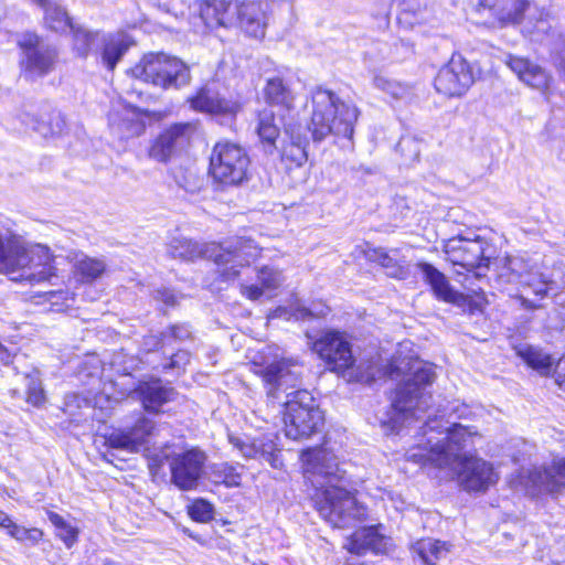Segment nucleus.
<instances>
[{
  "mask_svg": "<svg viewBox=\"0 0 565 565\" xmlns=\"http://www.w3.org/2000/svg\"><path fill=\"white\" fill-rule=\"evenodd\" d=\"M418 428V441L406 452L408 460L454 469L459 484L467 491L483 492L498 482L499 475L492 463L461 454L473 445L477 430L449 419L445 420L444 415L429 416Z\"/></svg>",
  "mask_w": 565,
  "mask_h": 565,
  "instance_id": "obj_1",
  "label": "nucleus"
},
{
  "mask_svg": "<svg viewBox=\"0 0 565 565\" xmlns=\"http://www.w3.org/2000/svg\"><path fill=\"white\" fill-rule=\"evenodd\" d=\"M301 459L305 478L315 489V507L327 522L333 527H348L364 519L366 509L342 486L344 471L339 468L332 451L326 448L308 449L302 452Z\"/></svg>",
  "mask_w": 565,
  "mask_h": 565,
  "instance_id": "obj_2",
  "label": "nucleus"
},
{
  "mask_svg": "<svg viewBox=\"0 0 565 565\" xmlns=\"http://www.w3.org/2000/svg\"><path fill=\"white\" fill-rule=\"evenodd\" d=\"M303 366L294 359L273 362L263 371L268 385L267 394L285 405L284 423L286 436L298 440L308 438L323 424V415L307 390H299Z\"/></svg>",
  "mask_w": 565,
  "mask_h": 565,
  "instance_id": "obj_3",
  "label": "nucleus"
},
{
  "mask_svg": "<svg viewBox=\"0 0 565 565\" xmlns=\"http://www.w3.org/2000/svg\"><path fill=\"white\" fill-rule=\"evenodd\" d=\"M403 364L404 361L395 367L402 371L407 366V377L397 385L390 411L380 418L386 434H398L418 423L419 414L427 411L431 398L427 388L436 379L435 366L418 359Z\"/></svg>",
  "mask_w": 565,
  "mask_h": 565,
  "instance_id": "obj_4",
  "label": "nucleus"
},
{
  "mask_svg": "<svg viewBox=\"0 0 565 565\" xmlns=\"http://www.w3.org/2000/svg\"><path fill=\"white\" fill-rule=\"evenodd\" d=\"M0 274L31 285L47 281L56 276L55 256L45 245L28 247L10 236L0 257Z\"/></svg>",
  "mask_w": 565,
  "mask_h": 565,
  "instance_id": "obj_5",
  "label": "nucleus"
},
{
  "mask_svg": "<svg viewBox=\"0 0 565 565\" xmlns=\"http://www.w3.org/2000/svg\"><path fill=\"white\" fill-rule=\"evenodd\" d=\"M311 118L308 129L316 142L328 136L351 138L359 117V109L341 100L333 92L317 88L311 95Z\"/></svg>",
  "mask_w": 565,
  "mask_h": 565,
  "instance_id": "obj_6",
  "label": "nucleus"
},
{
  "mask_svg": "<svg viewBox=\"0 0 565 565\" xmlns=\"http://www.w3.org/2000/svg\"><path fill=\"white\" fill-rule=\"evenodd\" d=\"M480 22L489 28H503L525 22L529 32L545 33L550 30V13L529 0H478Z\"/></svg>",
  "mask_w": 565,
  "mask_h": 565,
  "instance_id": "obj_7",
  "label": "nucleus"
},
{
  "mask_svg": "<svg viewBox=\"0 0 565 565\" xmlns=\"http://www.w3.org/2000/svg\"><path fill=\"white\" fill-rule=\"evenodd\" d=\"M126 73L135 81L162 90L178 89L190 81L188 65L179 57L163 52L143 54Z\"/></svg>",
  "mask_w": 565,
  "mask_h": 565,
  "instance_id": "obj_8",
  "label": "nucleus"
},
{
  "mask_svg": "<svg viewBox=\"0 0 565 565\" xmlns=\"http://www.w3.org/2000/svg\"><path fill=\"white\" fill-rule=\"evenodd\" d=\"M15 46L20 53L19 74L25 81L50 75L60 63L57 47L44 44V38L35 30H25L18 34Z\"/></svg>",
  "mask_w": 565,
  "mask_h": 565,
  "instance_id": "obj_9",
  "label": "nucleus"
},
{
  "mask_svg": "<svg viewBox=\"0 0 565 565\" xmlns=\"http://www.w3.org/2000/svg\"><path fill=\"white\" fill-rule=\"evenodd\" d=\"M196 134V121L172 122L150 140L147 156L156 162L167 164L189 151Z\"/></svg>",
  "mask_w": 565,
  "mask_h": 565,
  "instance_id": "obj_10",
  "label": "nucleus"
},
{
  "mask_svg": "<svg viewBox=\"0 0 565 565\" xmlns=\"http://www.w3.org/2000/svg\"><path fill=\"white\" fill-rule=\"evenodd\" d=\"M510 486L531 497L557 495L565 490V458H555L540 468L521 469L511 477Z\"/></svg>",
  "mask_w": 565,
  "mask_h": 565,
  "instance_id": "obj_11",
  "label": "nucleus"
},
{
  "mask_svg": "<svg viewBox=\"0 0 565 565\" xmlns=\"http://www.w3.org/2000/svg\"><path fill=\"white\" fill-rule=\"evenodd\" d=\"M247 153L232 142H217L210 157V174L223 186L239 184L246 177Z\"/></svg>",
  "mask_w": 565,
  "mask_h": 565,
  "instance_id": "obj_12",
  "label": "nucleus"
},
{
  "mask_svg": "<svg viewBox=\"0 0 565 565\" xmlns=\"http://www.w3.org/2000/svg\"><path fill=\"white\" fill-rule=\"evenodd\" d=\"M168 116V110H151L135 105H127L125 110H109L107 124L113 132L121 139L128 140L145 135L149 122H160Z\"/></svg>",
  "mask_w": 565,
  "mask_h": 565,
  "instance_id": "obj_13",
  "label": "nucleus"
},
{
  "mask_svg": "<svg viewBox=\"0 0 565 565\" xmlns=\"http://www.w3.org/2000/svg\"><path fill=\"white\" fill-rule=\"evenodd\" d=\"M171 482L182 491L194 490L203 475L206 455L199 447H189L166 456Z\"/></svg>",
  "mask_w": 565,
  "mask_h": 565,
  "instance_id": "obj_14",
  "label": "nucleus"
},
{
  "mask_svg": "<svg viewBox=\"0 0 565 565\" xmlns=\"http://www.w3.org/2000/svg\"><path fill=\"white\" fill-rule=\"evenodd\" d=\"M308 345L335 371L350 369L355 362L351 343L344 333L328 331L308 341Z\"/></svg>",
  "mask_w": 565,
  "mask_h": 565,
  "instance_id": "obj_15",
  "label": "nucleus"
},
{
  "mask_svg": "<svg viewBox=\"0 0 565 565\" xmlns=\"http://www.w3.org/2000/svg\"><path fill=\"white\" fill-rule=\"evenodd\" d=\"M190 108L196 113L233 119L242 111L243 103L234 97H224L216 89L202 85L186 98Z\"/></svg>",
  "mask_w": 565,
  "mask_h": 565,
  "instance_id": "obj_16",
  "label": "nucleus"
},
{
  "mask_svg": "<svg viewBox=\"0 0 565 565\" xmlns=\"http://www.w3.org/2000/svg\"><path fill=\"white\" fill-rule=\"evenodd\" d=\"M475 78L470 65L460 55L452 56L447 65L438 72L435 88L448 96H461L472 85Z\"/></svg>",
  "mask_w": 565,
  "mask_h": 565,
  "instance_id": "obj_17",
  "label": "nucleus"
},
{
  "mask_svg": "<svg viewBox=\"0 0 565 565\" xmlns=\"http://www.w3.org/2000/svg\"><path fill=\"white\" fill-rule=\"evenodd\" d=\"M450 259L467 270H473L476 278L484 277L490 258L486 256L484 242L480 239H454L449 244Z\"/></svg>",
  "mask_w": 565,
  "mask_h": 565,
  "instance_id": "obj_18",
  "label": "nucleus"
},
{
  "mask_svg": "<svg viewBox=\"0 0 565 565\" xmlns=\"http://www.w3.org/2000/svg\"><path fill=\"white\" fill-rule=\"evenodd\" d=\"M134 393L142 409L151 415L163 414V406L172 402L177 395L172 386L164 385L163 381L157 376L138 381Z\"/></svg>",
  "mask_w": 565,
  "mask_h": 565,
  "instance_id": "obj_19",
  "label": "nucleus"
},
{
  "mask_svg": "<svg viewBox=\"0 0 565 565\" xmlns=\"http://www.w3.org/2000/svg\"><path fill=\"white\" fill-rule=\"evenodd\" d=\"M344 547L352 554L361 555L366 552L387 554L392 547V540L380 533V526H369L356 530L348 537Z\"/></svg>",
  "mask_w": 565,
  "mask_h": 565,
  "instance_id": "obj_20",
  "label": "nucleus"
},
{
  "mask_svg": "<svg viewBox=\"0 0 565 565\" xmlns=\"http://www.w3.org/2000/svg\"><path fill=\"white\" fill-rule=\"evenodd\" d=\"M507 65L524 84L547 95L551 76L543 67L529 58L514 55L508 56Z\"/></svg>",
  "mask_w": 565,
  "mask_h": 565,
  "instance_id": "obj_21",
  "label": "nucleus"
},
{
  "mask_svg": "<svg viewBox=\"0 0 565 565\" xmlns=\"http://www.w3.org/2000/svg\"><path fill=\"white\" fill-rule=\"evenodd\" d=\"M233 0H198L195 17L207 30L226 25L232 18Z\"/></svg>",
  "mask_w": 565,
  "mask_h": 565,
  "instance_id": "obj_22",
  "label": "nucleus"
},
{
  "mask_svg": "<svg viewBox=\"0 0 565 565\" xmlns=\"http://www.w3.org/2000/svg\"><path fill=\"white\" fill-rule=\"evenodd\" d=\"M273 62H264L265 86L262 89L264 100L269 105L281 106L289 109L295 100V95L289 85L280 76L269 75Z\"/></svg>",
  "mask_w": 565,
  "mask_h": 565,
  "instance_id": "obj_23",
  "label": "nucleus"
},
{
  "mask_svg": "<svg viewBox=\"0 0 565 565\" xmlns=\"http://www.w3.org/2000/svg\"><path fill=\"white\" fill-rule=\"evenodd\" d=\"M209 249L221 281L234 280L239 276L244 267V258L236 249L223 248L215 244Z\"/></svg>",
  "mask_w": 565,
  "mask_h": 565,
  "instance_id": "obj_24",
  "label": "nucleus"
},
{
  "mask_svg": "<svg viewBox=\"0 0 565 565\" xmlns=\"http://www.w3.org/2000/svg\"><path fill=\"white\" fill-rule=\"evenodd\" d=\"M106 273L107 265L103 259L83 254L73 263L71 278L77 286H89L100 280Z\"/></svg>",
  "mask_w": 565,
  "mask_h": 565,
  "instance_id": "obj_25",
  "label": "nucleus"
},
{
  "mask_svg": "<svg viewBox=\"0 0 565 565\" xmlns=\"http://www.w3.org/2000/svg\"><path fill=\"white\" fill-rule=\"evenodd\" d=\"M132 44L134 41L126 34L107 35L99 51L102 64L113 72Z\"/></svg>",
  "mask_w": 565,
  "mask_h": 565,
  "instance_id": "obj_26",
  "label": "nucleus"
},
{
  "mask_svg": "<svg viewBox=\"0 0 565 565\" xmlns=\"http://www.w3.org/2000/svg\"><path fill=\"white\" fill-rule=\"evenodd\" d=\"M417 267L438 299L447 302L458 301L459 294L450 287L448 279L441 271L428 263H418Z\"/></svg>",
  "mask_w": 565,
  "mask_h": 565,
  "instance_id": "obj_27",
  "label": "nucleus"
},
{
  "mask_svg": "<svg viewBox=\"0 0 565 565\" xmlns=\"http://www.w3.org/2000/svg\"><path fill=\"white\" fill-rule=\"evenodd\" d=\"M397 249H393L391 254L382 247H367L364 250L365 258L370 262L381 265L390 277L396 279H405L408 276L409 270L405 265V262H399L397 259Z\"/></svg>",
  "mask_w": 565,
  "mask_h": 565,
  "instance_id": "obj_28",
  "label": "nucleus"
},
{
  "mask_svg": "<svg viewBox=\"0 0 565 565\" xmlns=\"http://www.w3.org/2000/svg\"><path fill=\"white\" fill-rule=\"evenodd\" d=\"M30 122L33 130L43 138L58 137L63 135L66 129L64 116L55 109L33 116Z\"/></svg>",
  "mask_w": 565,
  "mask_h": 565,
  "instance_id": "obj_29",
  "label": "nucleus"
},
{
  "mask_svg": "<svg viewBox=\"0 0 565 565\" xmlns=\"http://www.w3.org/2000/svg\"><path fill=\"white\" fill-rule=\"evenodd\" d=\"M329 313V307L323 302H312L310 307H306L300 300L295 299L288 307H279L275 310L274 317L286 319L295 318L296 320H306L310 318H322Z\"/></svg>",
  "mask_w": 565,
  "mask_h": 565,
  "instance_id": "obj_30",
  "label": "nucleus"
},
{
  "mask_svg": "<svg viewBox=\"0 0 565 565\" xmlns=\"http://www.w3.org/2000/svg\"><path fill=\"white\" fill-rule=\"evenodd\" d=\"M282 282L281 273L275 268L264 266L257 273V284L249 286V299L256 300L262 297L270 298L273 291Z\"/></svg>",
  "mask_w": 565,
  "mask_h": 565,
  "instance_id": "obj_31",
  "label": "nucleus"
},
{
  "mask_svg": "<svg viewBox=\"0 0 565 565\" xmlns=\"http://www.w3.org/2000/svg\"><path fill=\"white\" fill-rule=\"evenodd\" d=\"M507 265L512 275L519 278L521 284L532 288L536 296L544 297L547 294L548 280L542 274L524 273L523 268L525 266L521 258H508Z\"/></svg>",
  "mask_w": 565,
  "mask_h": 565,
  "instance_id": "obj_32",
  "label": "nucleus"
},
{
  "mask_svg": "<svg viewBox=\"0 0 565 565\" xmlns=\"http://www.w3.org/2000/svg\"><path fill=\"white\" fill-rule=\"evenodd\" d=\"M242 465H232L230 462H216L210 468V478L214 484L225 486L226 488L238 487L242 483Z\"/></svg>",
  "mask_w": 565,
  "mask_h": 565,
  "instance_id": "obj_33",
  "label": "nucleus"
},
{
  "mask_svg": "<svg viewBox=\"0 0 565 565\" xmlns=\"http://www.w3.org/2000/svg\"><path fill=\"white\" fill-rule=\"evenodd\" d=\"M42 23L46 31L62 34L70 30L74 24V20L70 15L67 9L56 2L43 12Z\"/></svg>",
  "mask_w": 565,
  "mask_h": 565,
  "instance_id": "obj_34",
  "label": "nucleus"
},
{
  "mask_svg": "<svg viewBox=\"0 0 565 565\" xmlns=\"http://www.w3.org/2000/svg\"><path fill=\"white\" fill-rule=\"evenodd\" d=\"M257 134L265 152L271 153L276 148V139L279 136V128L275 124L274 114L271 111L264 110L259 114Z\"/></svg>",
  "mask_w": 565,
  "mask_h": 565,
  "instance_id": "obj_35",
  "label": "nucleus"
},
{
  "mask_svg": "<svg viewBox=\"0 0 565 565\" xmlns=\"http://www.w3.org/2000/svg\"><path fill=\"white\" fill-rule=\"evenodd\" d=\"M154 429V422L146 414L140 412L137 413L134 423L129 427L125 428L137 451L143 444H146L148 438L153 434Z\"/></svg>",
  "mask_w": 565,
  "mask_h": 565,
  "instance_id": "obj_36",
  "label": "nucleus"
},
{
  "mask_svg": "<svg viewBox=\"0 0 565 565\" xmlns=\"http://www.w3.org/2000/svg\"><path fill=\"white\" fill-rule=\"evenodd\" d=\"M416 550L425 565H435L438 559L447 556L449 545L439 540L427 539L419 541Z\"/></svg>",
  "mask_w": 565,
  "mask_h": 565,
  "instance_id": "obj_37",
  "label": "nucleus"
},
{
  "mask_svg": "<svg viewBox=\"0 0 565 565\" xmlns=\"http://www.w3.org/2000/svg\"><path fill=\"white\" fill-rule=\"evenodd\" d=\"M68 31L72 36L73 52L76 54V56L86 58L92 51L96 38L95 33L75 23L70 28Z\"/></svg>",
  "mask_w": 565,
  "mask_h": 565,
  "instance_id": "obj_38",
  "label": "nucleus"
},
{
  "mask_svg": "<svg viewBox=\"0 0 565 565\" xmlns=\"http://www.w3.org/2000/svg\"><path fill=\"white\" fill-rule=\"evenodd\" d=\"M46 515L56 529V536L65 544L66 547H73L78 541L79 530L65 521L62 515L54 511H47Z\"/></svg>",
  "mask_w": 565,
  "mask_h": 565,
  "instance_id": "obj_39",
  "label": "nucleus"
},
{
  "mask_svg": "<svg viewBox=\"0 0 565 565\" xmlns=\"http://www.w3.org/2000/svg\"><path fill=\"white\" fill-rule=\"evenodd\" d=\"M209 249H203L201 245L189 238L175 239L172 244L173 257L186 262H193L205 256Z\"/></svg>",
  "mask_w": 565,
  "mask_h": 565,
  "instance_id": "obj_40",
  "label": "nucleus"
},
{
  "mask_svg": "<svg viewBox=\"0 0 565 565\" xmlns=\"http://www.w3.org/2000/svg\"><path fill=\"white\" fill-rule=\"evenodd\" d=\"M516 353L527 365L541 372H548L552 366L550 355L531 345H520L516 348Z\"/></svg>",
  "mask_w": 565,
  "mask_h": 565,
  "instance_id": "obj_41",
  "label": "nucleus"
},
{
  "mask_svg": "<svg viewBox=\"0 0 565 565\" xmlns=\"http://www.w3.org/2000/svg\"><path fill=\"white\" fill-rule=\"evenodd\" d=\"M308 145L307 138L292 135L290 143L284 150V158L297 167L303 166L308 160Z\"/></svg>",
  "mask_w": 565,
  "mask_h": 565,
  "instance_id": "obj_42",
  "label": "nucleus"
},
{
  "mask_svg": "<svg viewBox=\"0 0 565 565\" xmlns=\"http://www.w3.org/2000/svg\"><path fill=\"white\" fill-rule=\"evenodd\" d=\"M186 513L196 523H209L214 518V507L206 499L195 498L186 505Z\"/></svg>",
  "mask_w": 565,
  "mask_h": 565,
  "instance_id": "obj_43",
  "label": "nucleus"
},
{
  "mask_svg": "<svg viewBox=\"0 0 565 565\" xmlns=\"http://www.w3.org/2000/svg\"><path fill=\"white\" fill-rule=\"evenodd\" d=\"M103 445L107 449H120L128 452H137L132 440L127 435L125 428H115L110 433L103 435Z\"/></svg>",
  "mask_w": 565,
  "mask_h": 565,
  "instance_id": "obj_44",
  "label": "nucleus"
},
{
  "mask_svg": "<svg viewBox=\"0 0 565 565\" xmlns=\"http://www.w3.org/2000/svg\"><path fill=\"white\" fill-rule=\"evenodd\" d=\"M173 339L175 341H186L192 339V334L185 324L172 323L169 324L166 331L156 337L154 351L162 350L166 347V339Z\"/></svg>",
  "mask_w": 565,
  "mask_h": 565,
  "instance_id": "obj_45",
  "label": "nucleus"
},
{
  "mask_svg": "<svg viewBox=\"0 0 565 565\" xmlns=\"http://www.w3.org/2000/svg\"><path fill=\"white\" fill-rule=\"evenodd\" d=\"M373 85L377 89L386 93L387 95H390L396 99L403 98L409 94V88L406 85H404L399 82L393 81L383 74L374 75Z\"/></svg>",
  "mask_w": 565,
  "mask_h": 565,
  "instance_id": "obj_46",
  "label": "nucleus"
},
{
  "mask_svg": "<svg viewBox=\"0 0 565 565\" xmlns=\"http://www.w3.org/2000/svg\"><path fill=\"white\" fill-rule=\"evenodd\" d=\"M8 535L20 543L38 545L44 539V532L39 527H24L14 522Z\"/></svg>",
  "mask_w": 565,
  "mask_h": 565,
  "instance_id": "obj_47",
  "label": "nucleus"
},
{
  "mask_svg": "<svg viewBox=\"0 0 565 565\" xmlns=\"http://www.w3.org/2000/svg\"><path fill=\"white\" fill-rule=\"evenodd\" d=\"M252 7H254V3H249V11L252 10ZM268 8L267 2H259L258 3V13L256 17L249 15V36L253 35L257 40H262L265 36L266 31V10Z\"/></svg>",
  "mask_w": 565,
  "mask_h": 565,
  "instance_id": "obj_48",
  "label": "nucleus"
},
{
  "mask_svg": "<svg viewBox=\"0 0 565 565\" xmlns=\"http://www.w3.org/2000/svg\"><path fill=\"white\" fill-rule=\"evenodd\" d=\"M25 403L34 408H42L46 403V394L39 379H31L25 390Z\"/></svg>",
  "mask_w": 565,
  "mask_h": 565,
  "instance_id": "obj_49",
  "label": "nucleus"
},
{
  "mask_svg": "<svg viewBox=\"0 0 565 565\" xmlns=\"http://www.w3.org/2000/svg\"><path fill=\"white\" fill-rule=\"evenodd\" d=\"M190 363V352L184 349H178L173 352L166 364H163V371H170L174 369H181Z\"/></svg>",
  "mask_w": 565,
  "mask_h": 565,
  "instance_id": "obj_50",
  "label": "nucleus"
},
{
  "mask_svg": "<svg viewBox=\"0 0 565 565\" xmlns=\"http://www.w3.org/2000/svg\"><path fill=\"white\" fill-rule=\"evenodd\" d=\"M275 445L274 441L270 439L267 443L258 445L256 439L249 445V451L253 450L254 454H260L262 456L271 455V451L274 450ZM252 455L249 454V457Z\"/></svg>",
  "mask_w": 565,
  "mask_h": 565,
  "instance_id": "obj_51",
  "label": "nucleus"
},
{
  "mask_svg": "<svg viewBox=\"0 0 565 565\" xmlns=\"http://www.w3.org/2000/svg\"><path fill=\"white\" fill-rule=\"evenodd\" d=\"M555 375L558 386L565 390V358L561 359L557 363Z\"/></svg>",
  "mask_w": 565,
  "mask_h": 565,
  "instance_id": "obj_52",
  "label": "nucleus"
},
{
  "mask_svg": "<svg viewBox=\"0 0 565 565\" xmlns=\"http://www.w3.org/2000/svg\"><path fill=\"white\" fill-rule=\"evenodd\" d=\"M14 521L2 509H0V529L6 530L7 534L11 530Z\"/></svg>",
  "mask_w": 565,
  "mask_h": 565,
  "instance_id": "obj_53",
  "label": "nucleus"
},
{
  "mask_svg": "<svg viewBox=\"0 0 565 565\" xmlns=\"http://www.w3.org/2000/svg\"><path fill=\"white\" fill-rule=\"evenodd\" d=\"M12 362L10 351L0 342V364L9 365Z\"/></svg>",
  "mask_w": 565,
  "mask_h": 565,
  "instance_id": "obj_54",
  "label": "nucleus"
},
{
  "mask_svg": "<svg viewBox=\"0 0 565 565\" xmlns=\"http://www.w3.org/2000/svg\"><path fill=\"white\" fill-rule=\"evenodd\" d=\"M126 94H127V96H129L131 98H135L137 100H143L145 96H146V94H145V92L142 89L136 88L134 86L128 88Z\"/></svg>",
  "mask_w": 565,
  "mask_h": 565,
  "instance_id": "obj_55",
  "label": "nucleus"
},
{
  "mask_svg": "<svg viewBox=\"0 0 565 565\" xmlns=\"http://www.w3.org/2000/svg\"><path fill=\"white\" fill-rule=\"evenodd\" d=\"M31 3L35 4L40 9H42L43 12H45L47 9H50L52 6L56 3V1L53 0H30Z\"/></svg>",
  "mask_w": 565,
  "mask_h": 565,
  "instance_id": "obj_56",
  "label": "nucleus"
},
{
  "mask_svg": "<svg viewBox=\"0 0 565 565\" xmlns=\"http://www.w3.org/2000/svg\"><path fill=\"white\" fill-rule=\"evenodd\" d=\"M454 413H459L457 417H462L467 414L468 407L466 405L456 406L452 408Z\"/></svg>",
  "mask_w": 565,
  "mask_h": 565,
  "instance_id": "obj_57",
  "label": "nucleus"
},
{
  "mask_svg": "<svg viewBox=\"0 0 565 565\" xmlns=\"http://www.w3.org/2000/svg\"><path fill=\"white\" fill-rule=\"evenodd\" d=\"M228 439H230V441H231L235 447H237L238 449H243V447H244V443H243V441H241L238 438H236V437H234V436L230 435V436H228Z\"/></svg>",
  "mask_w": 565,
  "mask_h": 565,
  "instance_id": "obj_58",
  "label": "nucleus"
},
{
  "mask_svg": "<svg viewBox=\"0 0 565 565\" xmlns=\"http://www.w3.org/2000/svg\"><path fill=\"white\" fill-rule=\"evenodd\" d=\"M559 67L565 72V50L559 53Z\"/></svg>",
  "mask_w": 565,
  "mask_h": 565,
  "instance_id": "obj_59",
  "label": "nucleus"
},
{
  "mask_svg": "<svg viewBox=\"0 0 565 565\" xmlns=\"http://www.w3.org/2000/svg\"><path fill=\"white\" fill-rule=\"evenodd\" d=\"M384 494H385V495H387V498L393 502L394 508H395L396 510H401V509H402V507H401V505H398V504L395 502V499H394V497H393V494H392L391 492L385 491V493H384Z\"/></svg>",
  "mask_w": 565,
  "mask_h": 565,
  "instance_id": "obj_60",
  "label": "nucleus"
},
{
  "mask_svg": "<svg viewBox=\"0 0 565 565\" xmlns=\"http://www.w3.org/2000/svg\"><path fill=\"white\" fill-rule=\"evenodd\" d=\"M523 305L526 307V308H535V306L531 305L530 301L527 300H523Z\"/></svg>",
  "mask_w": 565,
  "mask_h": 565,
  "instance_id": "obj_61",
  "label": "nucleus"
},
{
  "mask_svg": "<svg viewBox=\"0 0 565 565\" xmlns=\"http://www.w3.org/2000/svg\"><path fill=\"white\" fill-rule=\"evenodd\" d=\"M102 459L105 460L108 463H111V460L107 458V456L104 454L102 455Z\"/></svg>",
  "mask_w": 565,
  "mask_h": 565,
  "instance_id": "obj_62",
  "label": "nucleus"
},
{
  "mask_svg": "<svg viewBox=\"0 0 565 565\" xmlns=\"http://www.w3.org/2000/svg\"><path fill=\"white\" fill-rule=\"evenodd\" d=\"M367 376H371V377H374L375 376V373L373 371H367Z\"/></svg>",
  "mask_w": 565,
  "mask_h": 565,
  "instance_id": "obj_63",
  "label": "nucleus"
},
{
  "mask_svg": "<svg viewBox=\"0 0 565 565\" xmlns=\"http://www.w3.org/2000/svg\"><path fill=\"white\" fill-rule=\"evenodd\" d=\"M105 565H118V564H117V563H115V562H113V561H108V562H106V564H105Z\"/></svg>",
  "mask_w": 565,
  "mask_h": 565,
  "instance_id": "obj_64",
  "label": "nucleus"
}]
</instances>
